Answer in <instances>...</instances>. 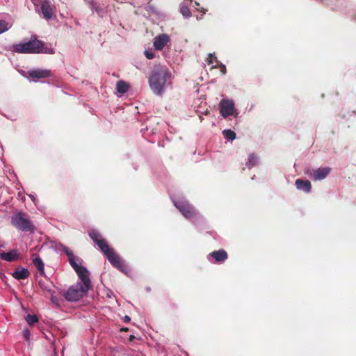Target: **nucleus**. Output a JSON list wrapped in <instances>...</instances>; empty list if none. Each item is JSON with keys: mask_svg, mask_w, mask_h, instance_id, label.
Masks as SVG:
<instances>
[{"mask_svg": "<svg viewBox=\"0 0 356 356\" xmlns=\"http://www.w3.org/2000/svg\"><path fill=\"white\" fill-rule=\"evenodd\" d=\"M227 257V252L223 250L213 251L208 255V259L210 261H212V259H213L216 262H222Z\"/></svg>", "mask_w": 356, "mask_h": 356, "instance_id": "12", "label": "nucleus"}, {"mask_svg": "<svg viewBox=\"0 0 356 356\" xmlns=\"http://www.w3.org/2000/svg\"><path fill=\"white\" fill-rule=\"evenodd\" d=\"M3 247V245L0 243V248Z\"/></svg>", "mask_w": 356, "mask_h": 356, "instance_id": "34", "label": "nucleus"}, {"mask_svg": "<svg viewBox=\"0 0 356 356\" xmlns=\"http://www.w3.org/2000/svg\"><path fill=\"white\" fill-rule=\"evenodd\" d=\"M127 90H116L115 92V95L118 97H122L123 96V95L127 92Z\"/></svg>", "mask_w": 356, "mask_h": 356, "instance_id": "27", "label": "nucleus"}, {"mask_svg": "<svg viewBox=\"0 0 356 356\" xmlns=\"http://www.w3.org/2000/svg\"><path fill=\"white\" fill-rule=\"evenodd\" d=\"M221 72H222L223 74H225V72H226V67H225V65H222V67H221Z\"/></svg>", "mask_w": 356, "mask_h": 356, "instance_id": "33", "label": "nucleus"}, {"mask_svg": "<svg viewBox=\"0 0 356 356\" xmlns=\"http://www.w3.org/2000/svg\"><path fill=\"white\" fill-rule=\"evenodd\" d=\"M224 137L229 140H234L236 138V134L231 129H225L222 131Z\"/></svg>", "mask_w": 356, "mask_h": 356, "instance_id": "19", "label": "nucleus"}, {"mask_svg": "<svg viewBox=\"0 0 356 356\" xmlns=\"http://www.w3.org/2000/svg\"><path fill=\"white\" fill-rule=\"evenodd\" d=\"M296 188L306 193H309L312 190V184L309 180L298 179L295 181Z\"/></svg>", "mask_w": 356, "mask_h": 356, "instance_id": "13", "label": "nucleus"}, {"mask_svg": "<svg viewBox=\"0 0 356 356\" xmlns=\"http://www.w3.org/2000/svg\"><path fill=\"white\" fill-rule=\"evenodd\" d=\"M129 83L122 80L118 81L116 85V89H129Z\"/></svg>", "mask_w": 356, "mask_h": 356, "instance_id": "22", "label": "nucleus"}, {"mask_svg": "<svg viewBox=\"0 0 356 356\" xmlns=\"http://www.w3.org/2000/svg\"><path fill=\"white\" fill-rule=\"evenodd\" d=\"M33 263L34 266L36 267V268L38 270V271L44 272V263L40 258H39V257L33 258Z\"/></svg>", "mask_w": 356, "mask_h": 356, "instance_id": "18", "label": "nucleus"}, {"mask_svg": "<svg viewBox=\"0 0 356 356\" xmlns=\"http://www.w3.org/2000/svg\"><path fill=\"white\" fill-rule=\"evenodd\" d=\"M258 162V157L254 154H250L248 155L245 165L249 169H251L253 167L256 166Z\"/></svg>", "mask_w": 356, "mask_h": 356, "instance_id": "17", "label": "nucleus"}, {"mask_svg": "<svg viewBox=\"0 0 356 356\" xmlns=\"http://www.w3.org/2000/svg\"><path fill=\"white\" fill-rule=\"evenodd\" d=\"M25 320L29 325H33L38 321V318L36 315L28 314Z\"/></svg>", "mask_w": 356, "mask_h": 356, "instance_id": "20", "label": "nucleus"}, {"mask_svg": "<svg viewBox=\"0 0 356 356\" xmlns=\"http://www.w3.org/2000/svg\"><path fill=\"white\" fill-rule=\"evenodd\" d=\"M216 58L212 54H209V57L207 58L208 64H212L213 63V59Z\"/></svg>", "mask_w": 356, "mask_h": 356, "instance_id": "28", "label": "nucleus"}, {"mask_svg": "<svg viewBox=\"0 0 356 356\" xmlns=\"http://www.w3.org/2000/svg\"><path fill=\"white\" fill-rule=\"evenodd\" d=\"M51 302L54 305H55L56 306H57V307H60V303L62 302V300L60 298H58L57 296L51 294Z\"/></svg>", "mask_w": 356, "mask_h": 356, "instance_id": "24", "label": "nucleus"}, {"mask_svg": "<svg viewBox=\"0 0 356 356\" xmlns=\"http://www.w3.org/2000/svg\"><path fill=\"white\" fill-rule=\"evenodd\" d=\"M220 112L224 118L232 115L236 116L237 113L234 107V101L228 99H222L220 102Z\"/></svg>", "mask_w": 356, "mask_h": 356, "instance_id": "8", "label": "nucleus"}, {"mask_svg": "<svg viewBox=\"0 0 356 356\" xmlns=\"http://www.w3.org/2000/svg\"><path fill=\"white\" fill-rule=\"evenodd\" d=\"M172 73L166 66H157L152 72L149 83L152 89H163L171 83Z\"/></svg>", "mask_w": 356, "mask_h": 356, "instance_id": "3", "label": "nucleus"}, {"mask_svg": "<svg viewBox=\"0 0 356 356\" xmlns=\"http://www.w3.org/2000/svg\"><path fill=\"white\" fill-rule=\"evenodd\" d=\"M30 275L29 270L26 268L19 266L12 273L13 277L16 280L26 279Z\"/></svg>", "mask_w": 356, "mask_h": 356, "instance_id": "16", "label": "nucleus"}, {"mask_svg": "<svg viewBox=\"0 0 356 356\" xmlns=\"http://www.w3.org/2000/svg\"><path fill=\"white\" fill-rule=\"evenodd\" d=\"M91 239L98 245L101 251L106 256L108 261L122 272L127 273V266L122 259L118 255L113 249L110 248L107 242L102 238V235L95 230L89 233Z\"/></svg>", "mask_w": 356, "mask_h": 356, "instance_id": "1", "label": "nucleus"}, {"mask_svg": "<svg viewBox=\"0 0 356 356\" xmlns=\"http://www.w3.org/2000/svg\"><path fill=\"white\" fill-rule=\"evenodd\" d=\"M330 172V168L323 167L314 170L309 169L305 172V173L313 181H320L324 179Z\"/></svg>", "mask_w": 356, "mask_h": 356, "instance_id": "9", "label": "nucleus"}, {"mask_svg": "<svg viewBox=\"0 0 356 356\" xmlns=\"http://www.w3.org/2000/svg\"><path fill=\"white\" fill-rule=\"evenodd\" d=\"M13 50L21 54H54L51 49L44 47V43L35 36H32L28 42L14 44Z\"/></svg>", "mask_w": 356, "mask_h": 356, "instance_id": "2", "label": "nucleus"}, {"mask_svg": "<svg viewBox=\"0 0 356 356\" xmlns=\"http://www.w3.org/2000/svg\"><path fill=\"white\" fill-rule=\"evenodd\" d=\"M26 74V76L33 81L51 76V72L49 70L40 68L29 70Z\"/></svg>", "mask_w": 356, "mask_h": 356, "instance_id": "10", "label": "nucleus"}, {"mask_svg": "<svg viewBox=\"0 0 356 356\" xmlns=\"http://www.w3.org/2000/svg\"><path fill=\"white\" fill-rule=\"evenodd\" d=\"M155 94L158 96H161L162 95L163 90H154Z\"/></svg>", "mask_w": 356, "mask_h": 356, "instance_id": "31", "label": "nucleus"}, {"mask_svg": "<svg viewBox=\"0 0 356 356\" xmlns=\"http://www.w3.org/2000/svg\"><path fill=\"white\" fill-rule=\"evenodd\" d=\"M41 11L44 18L49 19L54 15L53 7L49 1H44L41 4Z\"/></svg>", "mask_w": 356, "mask_h": 356, "instance_id": "15", "label": "nucleus"}, {"mask_svg": "<svg viewBox=\"0 0 356 356\" xmlns=\"http://www.w3.org/2000/svg\"><path fill=\"white\" fill-rule=\"evenodd\" d=\"M323 2L327 4L336 3L339 0H321Z\"/></svg>", "mask_w": 356, "mask_h": 356, "instance_id": "30", "label": "nucleus"}, {"mask_svg": "<svg viewBox=\"0 0 356 356\" xmlns=\"http://www.w3.org/2000/svg\"><path fill=\"white\" fill-rule=\"evenodd\" d=\"M8 29V23L4 20L0 19V34L6 32Z\"/></svg>", "mask_w": 356, "mask_h": 356, "instance_id": "23", "label": "nucleus"}, {"mask_svg": "<svg viewBox=\"0 0 356 356\" xmlns=\"http://www.w3.org/2000/svg\"><path fill=\"white\" fill-rule=\"evenodd\" d=\"M19 257L18 250L16 249L12 250L8 252L0 253V259L6 261H17Z\"/></svg>", "mask_w": 356, "mask_h": 356, "instance_id": "14", "label": "nucleus"}, {"mask_svg": "<svg viewBox=\"0 0 356 356\" xmlns=\"http://www.w3.org/2000/svg\"><path fill=\"white\" fill-rule=\"evenodd\" d=\"M22 334L26 341H29L30 340L31 332L28 328L23 329Z\"/></svg>", "mask_w": 356, "mask_h": 356, "instance_id": "25", "label": "nucleus"}, {"mask_svg": "<svg viewBox=\"0 0 356 356\" xmlns=\"http://www.w3.org/2000/svg\"><path fill=\"white\" fill-rule=\"evenodd\" d=\"M170 42V38L167 34H161L154 38V47L156 50L161 51Z\"/></svg>", "mask_w": 356, "mask_h": 356, "instance_id": "11", "label": "nucleus"}, {"mask_svg": "<svg viewBox=\"0 0 356 356\" xmlns=\"http://www.w3.org/2000/svg\"><path fill=\"white\" fill-rule=\"evenodd\" d=\"M180 13L185 17H189L191 16V10L187 6H181L180 8Z\"/></svg>", "mask_w": 356, "mask_h": 356, "instance_id": "21", "label": "nucleus"}, {"mask_svg": "<svg viewBox=\"0 0 356 356\" xmlns=\"http://www.w3.org/2000/svg\"><path fill=\"white\" fill-rule=\"evenodd\" d=\"M11 222L15 227L23 232H33L35 230L34 226L24 213L19 212L13 216Z\"/></svg>", "mask_w": 356, "mask_h": 356, "instance_id": "7", "label": "nucleus"}, {"mask_svg": "<svg viewBox=\"0 0 356 356\" xmlns=\"http://www.w3.org/2000/svg\"><path fill=\"white\" fill-rule=\"evenodd\" d=\"M130 320H131V318L128 316H125L124 318V322H129V321H130Z\"/></svg>", "mask_w": 356, "mask_h": 356, "instance_id": "32", "label": "nucleus"}, {"mask_svg": "<svg viewBox=\"0 0 356 356\" xmlns=\"http://www.w3.org/2000/svg\"><path fill=\"white\" fill-rule=\"evenodd\" d=\"M29 197L31 198V200L35 204V205H36L37 204V199H36L35 195L33 194H29Z\"/></svg>", "mask_w": 356, "mask_h": 356, "instance_id": "29", "label": "nucleus"}, {"mask_svg": "<svg viewBox=\"0 0 356 356\" xmlns=\"http://www.w3.org/2000/svg\"><path fill=\"white\" fill-rule=\"evenodd\" d=\"M58 250L65 252L70 264L77 273L79 278L90 277L89 271L81 265L80 259L74 255L72 251L62 244L58 245Z\"/></svg>", "mask_w": 356, "mask_h": 356, "instance_id": "6", "label": "nucleus"}, {"mask_svg": "<svg viewBox=\"0 0 356 356\" xmlns=\"http://www.w3.org/2000/svg\"><path fill=\"white\" fill-rule=\"evenodd\" d=\"M145 55L147 58L148 59H153L155 57L154 53L152 52V50H145Z\"/></svg>", "mask_w": 356, "mask_h": 356, "instance_id": "26", "label": "nucleus"}, {"mask_svg": "<svg viewBox=\"0 0 356 356\" xmlns=\"http://www.w3.org/2000/svg\"><path fill=\"white\" fill-rule=\"evenodd\" d=\"M80 282L71 286L65 294L67 300L75 302L83 298L92 287L90 277L79 278Z\"/></svg>", "mask_w": 356, "mask_h": 356, "instance_id": "4", "label": "nucleus"}, {"mask_svg": "<svg viewBox=\"0 0 356 356\" xmlns=\"http://www.w3.org/2000/svg\"><path fill=\"white\" fill-rule=\"evenodd\" d=\"M175 207L187 219H192V222L196 224L203 220L202 216L184 198L172 200Z\"/></svg>", "mask_w": 356, "mask_h": 356, "instance_id": "5", "label": "nucleus"}]
</instances>
